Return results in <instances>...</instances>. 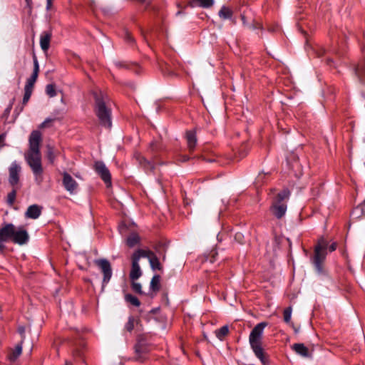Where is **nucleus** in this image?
Wrapping results in <instances>:
<instances>
[{
    "instance_id": "f257e3e1",
    "label": "nucleus",
    "mask_w": 365,
    "mask_h": 365,
    "mask_svg": "<svg viewBox=\"0 0 365 365\" xmlns=\"http://www.w3.org/2000/svg\"><path fill=\"white\" fill-rule=\"evenodd\" d=\"M41 140V133L38 130L32 131L29 139V150L24 155L25 160L31 168L38 184L42 182L43 173L40 151Z\"/></svg>"
},
{
    "instance_id": "f03ea898",
    "label": "nucleus",
    "mask_w": 365,
    "mask_h": 365,
    "mask_svg": "<svg viewBox=\"0 0 365 365\" xmlns=\"http://www.w3.org/2000/svg\"><path fill=\"white\" fill-rule=\"evenodd\" d=\"M267 325L266 322H261L257 324L252 330L249 337V341L255 354L262 363H265L266 360L263 349L261 346V341L263 331Z\"/></svg>"
},
{
    "instance_id": "7ed1b4c3",
    "label": "nucleus",
    "mask_w": 365,
    "mask_h": 365,
    "mask_svg": "<svg viewBox=\"0 0 365 365\" xmlns=\"http://www.w3.org/2000/svg\"><path fill=\"white\" fill-rule=\"evenodd\" d=\"M289 191L284 189L273 199L270 210L276 217L281 218L284 215L287 211L286 201L289 199Z\"/></svg>"
},
{
    "instance_id": "20e7f679",
    "label": "nucleus",
    "mask_w": 365,
    "mask_h": 365,
    "mask_svg": "<svg viewBox=\"0 0 365 365\" xmlns=\"http://www.w3.org/2000/svg\"><path fill=\"white\" fill-rule=\"evenodd\" d=\"M96 113L101 125L107 128L111 127V111L103 98H96Z\"/></svg>"
},
{
    "instance_id": "39448f33",
    "label": "nucleus",
    "mask_w": 365,
    "mask_h": 365,
    "mask_svg": "<svg viewBox=\"0 0 365 365\" xmlns=\"http://www.w3.org/2000/svg\"><path fill=\"white\" fill-rule=\"evenodd\" d=\"M10 227L11 234L9 235V239H11L13 242L19 245H23L27 243L29 239L28 232L22 228L19 227L17 230L12 224L6 225V227Z\"/></svg>"
},
{
    "instance_id": "423d86ee",
    "label": "nucleus",
    "mask_w": 365,
    "mask_h": 365,
    "mask_svg": "<svg viewBox=\"0 0 365 365\" xmlns=\"http://www.w3.org/2000/svg\"><path fill=\"white\" fill-rule=\"evenodd\" d=\"M327 245L324 240H322L315 247L314 249V257L313 259V263L315 266L316 269L318 272H322L323 267L322 264L325 259V250Z\"/></svg>"
},
{
    "instance_id": "0eeeda50",
    "label": "nucleus",
    "mask_w": 365,
    "mask_h": 365,
    "mask_svg": "<svg viewBox=\"0 0 365 365\" xmlns=\"http://www.w3.org/2000/svg\"><path fill=\"white\" fill-rule=\"evenodd\" d=\"M95 264L100 268L103 274L102 289L108 283L112 277V268L110 263L106 259L95 260Z\"/></svg>"
},
{
    "instance_id": "6e6552de",
    "label": "nucleus",
    "mask_w": 365,
    "mask_h": 365,
    "mask_svg": "<svg viewBox=\"0 0 365 365\" xmlns=\"http://www.w3.org/2000/svg\"><path fill=\"white\" fill-rule=\"evenodd\" d=\"M21 167L16 163L13 162L9 168V182L12 187H20L19 179Z\"/></svg>"
},
{
    "instance_id": "1a4fd4ad",
    "label": "nucleus",
    "mask_w": 365,
    "mask_h": 365,
    "mask_svg": "<svg viewBox=\"0 0 365 365\" xmlns=\"http://www.w3.org/2000/svg\"><path fill=\"white\" fill-rule=\"evenodd\" d=\"M94 169L105 183H106L108 186H110L111 185V176L106 165L103 162H96Z\"/></svg>"
},
{
    "instance_id": "9d476101",
    "label": "nucleus",
    "mask_w": 365,
    "mask_h": 365,
    "mask_svg": "<svg viewBox=\"0 0 365 365\" xmlns=\"http://www.w3.org/2000/svg\"><path fill=\"white\" fill-rule=\"evenodd\" d=\"M63 185L64 188L71 194H75L78 188V182L72 178V176L66 172L62 173Z\"/></svg>"
},
{
    "instance_id": "9b49d317",
    "label": "nucleus",
    "mask_w": 365,
    "mask_h": 365,
    "mask_svg": "<svg viewBox=\"0 0 365 365\" xmlns=\"http://www.w3.org/2000/svg\"><path fill=\"white\" fill-rule=\"evenodd\" d=\"M42 207L37 205H33L28 207L25 215L28 218L37 219L41 214Z\"/></svg>"
},
{
    "instance_id": "f8f14e48",
    "label": "nucleus",
    "mask_w": 365,
    "mask_h": 365,
    "mask_svg": "<svg viewBox=\"0 0 365 365\" xmlns=\"http://www.w3.org/2000/svg\"><path fill=\"white\" fill-rule=\"evenodd\" d=\"M51 35V31H44L41 34L40 46L43 51H46L50 46Z\"/></svg>"
},
{
    "instance_id": "ddd939ff",
    "label": "nucleus",
    "mask_w": 365,
    "mask_h": 365,
    "mask_svg": "<svg viewBox=\"0 0 365 365\" xmlns=\"http://www.w3.org/2000/svg\"><path fill=\"white\" fill-rule=\"evenodd\" d=\"M142 274V272L138 261L132 259V267L130 272V278L135 281L138 279Z\"/></svg>"
},
{
    "instance_id": "4468645a",
    "label": "nucleus",
    "mask_w": 365,
    "mask_h": 365,
    "mask_svg": "<svg viewBox=\"0 0 365 365\" xmlns=\"http://www.w3.org/2000/svg\"><path fill=\"white\" fill-rule=\"evenodd\" d=\"M213 0H190L187 5L190 7L210 8L213 5Z\"/></svg>"
},
{
    "instance_id": "2eb2a0df",
    "label": "nucleus",
    "mask_w": 365,
    "mask_h": 365,
    "mask_svg": "<svg viewBox=\"0 0 365 365\" xmlns=\"http://www.w3.org/2000/svg\"><path fill=\"white\" fill-rule=\"evenodd\" d=\"M292 349L299 355L303 357H309L310 353L307 346H304V344L298 343L294 344L292 346Z\"/></svg>"
},
{
    "instance_id": "dca6fc26",
    "label": "nucleus",
    "mask_w": 365,
    "mask_h": 365,
    "mask_svg": "<svg viewBox=\"0 0 365 365\" xmlns=\"http://www.w3.org/2000/svg\"><path fill=\"white\" fill-rule=\"evenodd\" d=\"M187 144L190 151H192L197 144V138L195 131L190 130L186 133Z\"/></svg>"
},
{
    "instance_id": "f3484780",
    "label": "nucleus",
    "mask_w": 365,
    "mask_h": 365,
    "mask_svg": "<svg viewBox=\"0 0 365 365\" xmlns=\"http://www.w3.org/2000/svg\"><path fill=\"white\" fill-rule=\"evenodd\" d=\"M153 254L152 251L148 250H138L132 255V259H136V261L139 262L141 257H146L149 260Z\"/></svg>"
},
{
    "instance_id": "a211bd4d",
    "label": "nucleus",
    "mask_w": 365,
    "mask_h": 365,
    "mask_svg": "<svg viewBox=\"0 0 365 365\" xmlns=\"http://www.w3.org/2000/svg\"><path fill=\"white\" fill-rule=\"evenodd\" d=\"M11 234L10 227H6V225L0 229V250L4 249V242L9 240V235Z\"/></svg>"
},
{
    "instance_id": "6ab92c4d",
    "label": "nucleus",
    "mask_w": 365,
    "mask_h": 365,
    "mask_svg": "<svg viewBox=\"0 0 365 365\" xmlns=\"http://www.w3.org/2000/svg\"><path fill=\"white\" fill-rule=\"evenodd\" d=\"M140 242V237L137 233H131L126 239V245L129 247H133Z\"/></svg>"
},
{
    "instance_id": "aec40b11",
    "label": "nucleus",
    "mask_w": 365,
    "mask_h": 365,
    "mask_svg": "<svg viewBox=\"0 0 365 365\" xmlns=\"http://www.w3.org/2000/svg\"><path fill=\"white\" fill-rule=\"evenodd\" d=\"M56 156V154L55 152L54 147L50 144H48L46 145V157L51 164H53L54 163Z\"/></svg>"
},
{
    "instance_id": "412c9836",
    "label": "nucleus",
    "mask_w": 365,
    "mask_h": 365,
    "mask_svg": "<svg viewBox=\"0 0 365 365\" xmlns=\"http://www.w3.org/2000/svg\"><path fill=\"white\" fill-rule=\"evenodd\" d=\"M149 262H150L151 268L153 270H155V269L161 270L162 269V266L160 263V261L155 254L151 255V257L149 259Z\"/></svg>"
},
{
    "instance_id": "4be33fe9",
    "label": "nucleus",
    "mask_w": 365,
    "mask_h": 365,
    "mask_svg": "<svg viewBox=\"0 0 365 365\" xmlns=\"http://www.w3.org/2000/svg\"><path fill=\"white\" fill-rule=\"evenodd\" d=\"M219 16L221 19H228L232 16V11L226 6H222L219 11Z\"/></svg>"
},
{
    "instance_id": "5701e85b",
    "label": "nucleus",
    "mask_w": 365,
    "mask_h": 365,
    "mask_svg": "<svg viewBox=\"0 0 365 365\" xmlns=\"http://www.w3.org/2000/svg\"><path fill=\"white\" fill-rule=\"evenodd\" d=\"M135 158L139 162L140 165L143 166L145 168H153L151 163L145 159V158L140 154H136Z\"/></svg>"
},
{
    "instance_id": "b1692460",
    "label": "nucleus",
    "mask_w": 365,
    "mask_h": 365,
    "mask_svg": "<svg viewBox=\"0 0 365 365\" xmlns=\"http://www.w3.org/2000/svg\"><path fill=\"white\" fill-rule=\"evenodd\" d=\"M160 277L159 275H155L153 277L150 281V289L153 291H158L160 289Z\"/></svg>"
},
{
    "instance_id": "393cba45",
    "label": "nucleus",
    "mask_w": 365,
    "mask_h": 365,
    "mask_svg": "<svg viewBox=\"0 0 365 365\" xmlns=\"http://www.w3.org/2000/svg\"><path fill=\"white\" fill-rule=\"evenodd\" d=\"M21 351H22V341L20 344L16 345L15 350L9 356L10 360L15 361L21 355Z\"/></svg>"
},
{
    "instance_id": "a878e982",
    "label": "nucleus",
    "mask_w": 365,
    "mask_h": 365,
    "mask_svg": "<svg viewBox=\"0 0 365 365\" xmlns=\"http://www.w3.org/2000/svg\"><path fill=\"white\" fill-rule=\"evenodd\" d=\"M125 299L127 302L131 304L132 305L135 307H139L140 305V302L138 300V299L133 296L132 294H128L125 296Z\"/></svg>"
},
{
    "instance_id": "bb28decb",
    "label": "nucleus",
    "mask_w": 365,
    "mask_h": 365,
    "mask_svg": "<svg viewBox=\"0 0 365 365\" xmlns=\"http://www.w3.org/2000/svg\"><path fill=\"white\" fill-rule=\"evenodd\" d=\"M241 19L242 21L243 25L249 28L250 29H255L261 27V24L257 22H255L253 24H249L247 22L246 16L244 14L241 15Z\"/></svg>"
},
{
    "instance_id": "cd10ccee",
    "label": "nucleus",
    "mask_w": 365,
    "mask_h": 365,
    "mask_svg": "<svg viewBox=\"0 0 365 365\" xmlns=\"http://www.w3.org/2000/svg\"><path fill=\"white\" fill-rule=\"evenodd\" d=\"M229 332V328L227 326H223L219 329L215 331L216 336L218 339H222Z\"/></svg>"
},
{
    "instance_id": "c85d7f7f",
    "label": "nucleus",
    "mask_w": 365,
    "mask_h": 365,
    "mask_svg": "<svg viewBox=\"0 0 365 365\" xmlns=\"http://www.w3.org/2000/svg\"><path fill=\"white\" fill-rule=\"evenodd\" d=\"M19 187H13V190L7 195V203L12 205L16 196V190Z\"/></svg>"
},
{
    "instance_id": "c756f323",
    "label": "nucleus",
    "mask_w": 365,
    "mask_h": 365,
    "mask_svg": "<svg viewBox=\"0 0 365 365\" xmlns=\"http://www.w3.org/2000/svg\"><path fill=\"white\" fill-rule=\"evenodd\" d=\"M136 323H137V321L134 319V317H130L128 318V321L125 324V327H124L125 330H126L128 332H131L133 330V329L135 327V324Z\"/></svg>"
},
{
    "instance_id": "7c9ffc66",
    "label": "nucleus",
    "mask_w": 365,
    "mask_h": 365,
    "mask_svg": "<svg viewBox=\"0 0 365 365\" xmlns=\"http://www.w3.org/2000/svg\"><path fill=\"white\" fill-rule=\"evenodd\" d=\"M37 78H38L37 75L32 73V75L30 76V78L27 79L24 88L33 90L34 83L36 81Z\"/></svg>"
},
{
    "instance_id": "2f4dec72",
    "label": "nucleus",
    "mask_w": 365,
    "mask_h": 365,
    "mask_svg": "<svg viewBox=\"0 0 365 365\" xmlns=\"http://www.w3.org/2000/svg\"><path fill=\"white\" fill-rule=\"evenodd\" d=\"M365 207V200L363 202L361 205L357 207L353 212L352 216L355 218H359L361 215L364 212V207Z\"/></svg>"
},
{
    "instance_id": "473e14b6",
    "label": "nucleus",
    "mask_w": 365,
    "mask_h": 365,
    "mask_svg": "<svg viewBox=\"0 0 365 365\" xmlns=\"http://www.w3.org/2000/svg\"><path fill=\"white\" fill-rule=\"evenodd\" d=\"M46 93L49 97H54L56 95L54 86L53 84L47 85L46 87Z\"/></svg>"
},
{
    "instance_id": "72a5a7b5",
    "label": "nucleus",
    "mask_w": 365,
    "mask_h": 365,
    "mask_svg": "<svg viewBox=\"0 0 365 365\" xmlns=\"http://www.w3.org/2000/svg\"><path fill=\"white\" fill-rule=\"evenodd\" d=\"M292 317V307H289L284 310V321L286 323H289Z\"/></svg>"
},
{
    "instance_id": "f704fd0d",
    "label": "nucleus",
    "mask_w": 365,
    "mask_h": 365,
    "mask_svg": "<svg viewBox=\"0 0 365 365\" xmlns=\"http://www.w3.org/2000/svg\"><path fill=\"white\" fill-rule=\"evenodd\" d=\"M217 252L215 250H212L206 258V261H209L210 263H213L216 261L217 256Z\"/></svg>"
},
{
    "instance_id": "c9c22d12",
    "label": "nucleus",
    "mask_w": 365,
    "mask_h": 365,
    "mask_svg": "<svg viewBox=\"0 0 365 365\" xmlns=\"http://www.w3.org/2000/svg\"><path fill=\"white\" fill-rule=\"evenodd\" d=\"M32 91H33V90H31V89L24 88V96L23 98V104L27 103V102L29 101V100L31 96Z\"/></svg>"
},
{
    "instance_id": "e433bc0d",
    "label": "nucleus",
    "mask_w": 365,
    "mask_h": 365,
    "mask_svg": "<svg viewBox=\"0 0 365 365\" xmlns=\"http://www.w3.org/2000/svg\"><path fill=\"white\" fill-rule=\"evenodd\" d=\"M132 289L136 293H138L140 294H143L142 286L139 282H136L133 281L132 283Z\"/></svg>"
},
{
    "instance_id": "4c0bfd02",
    "label": "nucleus",
    "mask_w": 365,
    "mask_h": 365,
    "mask_svg": "<svg viewBox=\"0 0 365 365\" xmlns=\"http://www.w3.org/2000/svg\"><path fill=\"white\" fill-rule=\"evenodd\" d=\"M38 72H39V66H38V60L36 58V57H34V71H33V74H35V75H38Z\"/></svg>"
},
{
    "instance_id": "58836bf2",
    "label": "nucleus",
    "mask_w": 365,
    "mask_h": 365,
    "mask_svg": "<svg viewBox=\"0 0 365 365\" xmlns=\"http://www.w3.org/2000/svg\"><path fill=\"white\" fill-rule=\"evenodd\" d=\"M53 121V119L51 118H47L40 125L41 128H47L49 126V124Z\"/></svg>"
},
{
    "instance_id": "ea45409f",
    "label": "nucleus",
    "mask_w": 365,
    "mask_h": 365,
    "mask_svg": "<svg viewBox=\"0 0 365 365\" xmlns=\"http://www.w3.org/2000/svg\"><path fill=\"white\" fill-rule=\"evenodd\" d=\"M5 135H0V148L4 145Z\"/></svg>"
},
{
    "instance_id": "a19ab883",
    "label": "nucleus",
    "mask_w": 365,
    "mask_h": 365,
    "mask_svg": "<svg viewBox=\"0 0 365 365\" xmlns=\"http://www.w3.org/2000/svg\"><path fill=\"white\" fill-rule=\"evenodd\" d=\"M53 0H46V9L50 10L52 6Z\"/></svg>"
},
{
    "instance_id": "79ce46f5",
    "label": "nucleus",
    "mask_w": 365,
    "mask_h": 365,
    "mask_svg": "<svg viewBox=\"0 0 365 365\" xmlns=\"http://www.w3.org/2000/svg\"><path fill=\"white\" fill-rule=\"evenodd\" d=\"M25 1L26 2L27 6L29 7V10L31 11V7H32V0H25Z\"/></svg>"
},
{
    "instance_id": "37998d69",
    "label": "nucleus",
    "mask_w": 365,
    "mask_h": 365,
    "mask_svg": "<svg viewBox=\"0 0 365 365\" xmlns=\"http://www.w3.org/2000/svg\"><path fill=\"white\" fill-rule=\"evenodd\" d=\"M336 249V243H333V244H331V245H330V247H329V250H330L331 252L334 251Z\"/></svg>"
},
{
    "instance_id": "c03bdc74",
    "label": "nucleus",
    "mask_w": 365,
    "mask_h": 365,
    "mask_svg": "<svg viewBox=\"0 0 365 365\" xmlns=\"http://www.w3.org/2000/svg\"><path fill=\"white\" fill-rule=\"evenodd\" d=\"M19 332L23 335L25 332V328L24 327H21L19 328Z\"/></svg>"
},
{
    "instance_id": "a18cd8bd",
    "label": "nucleus",
    "mask_w": 365,
    "mask_h": 365,
    "mask_svg": "<svg viewBox=\"0 0 365 365\" xmlns=\"http://www.w3.org/2000/svg\"><path fill=\"white\" fill-rule=\"evenodd\" d=\"M242 237V234L241 233H237L236 235H235V238L236 239H240Z\"/></svg>"
},
{
    "instance_id": "49530a36",
    "label": "nucleus",
    "mask_w": 365,
    "mask_h": 365,
    "mask_svg": "<svg viewBox=\"0 0 365 365\" xmlns=\"http://www.w3.org/2000/svg\"><path fill=\"white\" fill-rule=\"evenodd\" d=\"M127 36H128V39L131 41V40H132V38H131V37L130 36V35L128 34H127Z\"/></svg>"
}]
</instances>
